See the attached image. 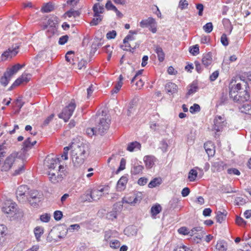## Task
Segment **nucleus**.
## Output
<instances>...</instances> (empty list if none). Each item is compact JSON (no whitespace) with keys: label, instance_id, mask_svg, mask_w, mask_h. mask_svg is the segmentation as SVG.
<instances>
[{"label":"nucleus","instance_id":"0e129e2a","mask_svg":"<svg viewBox=\"0 0 251 251\" xmlns=\"http://www.w3.org/2000/svg\"><path fill=\"white\" fill-rule=\"evenodd\" d=\"M235 201L238 205H243L246 203L245 200L242 197H237L235 200Z\"/></svg>","mask_w":251,"mask_h":251},{"label":"nucleus","instance_id":"f3484780","mask_svg":"<svg viewBox=\"0 0 251 251\" xmlns=\"http://www.w3.org/2000/svg\"><path fill=\"white\" fill-rule=\"evenodd\" d=\"M224 163L222 161L213 162L211 166V170L213 172H221L224 170Z\"/></svg>","mask_w":251,"mask_h":251},{"label":"nucleus","instance_id":"c756f323","mask_svg":"<svg viewBox=\"0 0 251 251\" xmlns=\"http://www.w3.org/2000/svg\"><path fill=\"white\" fill-rule=\"evenodd\" d=\"M141 147V144L135 141L128 144L126 149L128 151H133L135 149L140 150Z\"/></svg>","mask_w":251,"mask_h":251},{"label":"nucleus","instance_id":"393cba45","mask_svg":"<svg viewBox=\"0 0 251 251\" xmlns=\"http://www.w3.org/2000/svg\"><path fill=\"white\" fill-rule=\"evenodd\" d=\"M11 77L12 76H11L7 71L5 72L3 75L1 76L0 79L1 84L4 86H6L8 84Z\"/></svg>","mask_w":251,"mask_h":251},{"label":"nucleus","instance_id":"4be33fe9","mask_svg":"<svg viewBox=\"0 0 251 251\" xmlns=\"http://www.w3.org/2000/svg\"><path fill=\"white\" fill-rule=\"evenodd\" d=\"M86 156H80L79 155L72 156V161L75 166H78L82 164Z\"/></svg>","mask_w":251,"mask_h":251},{"label":"nucleus","instance_id":"bb28decb","mask_svg":"<svg viewBox=\"0 0 251 251\" xmlns=\"http://www.w3.org/2000/svg\"><path fill=\"white\" fill-rule=\"evenodd\" d=\"M212 61L211 54L209 52L204 55L202 59V63L205 67H208Z\"/></svg>","mask_w":251,"mask_h":251},{"label":"nucleus","instance_id":"9d476101","mask_svg":"<svg viewBox=\"0 0 251 251\" xmlns=\"http://www.w3.org/2000/svg\"><path fill=\"white\" fill-rule=\"evenodd\" d=\"M214 123L213 128L217 132L221 131L226 124L225 117L221 116H216L214 120Z\"/></svg>","mask_w":251,"mask_h":251},{"label":"nucleus","instance_id":"9b49d317","mask_svg":"<svg viewBox=\"0 0 251 251\" xmlns=\"http://www.w3.org/2000/svg\"><path fill=\"white\" fill-rule=\"evenodd\" d=\"M40 195L36 190H32L28 193V201L31 205L35 206L41 201Z\"/></svg>","mask_w":251,"mask_h":251},{"label":"nucleus","instance_id":"f8f14e48","mask_svg":"<svg viewBox=\"0 0 251 251\" xmlns=\"http://www.w3.org/2000/svg\"><path fill=\"white\" fill-rule=\"evenodd\" d=\"M17 204L15 202L7 201L5 206L2 208V211L6 214L15 213L17 210Z\"/></svg>","mask_w":251,"mask_h":251},{"label":"nucleus","instance_id":"a878e982","mask_svg":"<svg viewBox=\"0 0 251 251\" xmlns=\"http://www.w3.org/2000/svg\"><path fill=\"white\" fill-rule=\"evenodd\" d=\"M154 50L157 54L158 60L160 62H162L164 60L165 54L162 49L158 46H154Z\"/></svg>","mask_w":251,"mask_h":251},{"label":"nucleus","instance_id":"09e8293b","mask_svg":"<svg viewBox=\"0 0 251 251\" xmlns=\"http://www.w3.org/2000/svg\"><path fill=\"white\" fill-rule=\"evenodd\" d=\"M189 51L193 55H195L199 53V47L198 45H196L190 48Z\"/></svg>","mask_w":251,"mask_h":251},{"label":"nucleus","instance_id":"bf43d9fd","mask_svg":"<svg viewBox=\"0 0 251 251\" xmlns=\"http://www.w3.org/2000/svg\"><path fill=\"white\" fill-rule=\"evenodd\" d=\"M120 242L117 240L111 241L110 243V246L113 249H117L120 246Z\"/></svg>","mask_w":251,"mask_h":251},{"label":"nucleus","instance_id":"39448f33","mask_svg":"<svg viewBox=\"0 0 251 251\" xmlns=\"http://www.w3.org/2000/svg\"><path fill=\"white\" fill-rule=\"evenodd\" d=\"M88 148L86 145L83 144H81L80 145L73 144L71 145V155L72 156H86V151Z\"/></svg>","mask_w":251,"mask_h":251},{"label":"nucleus","instance_id":"c9c22d12","mask_svg":"<svg viewBox=\"0 0 251 251\" xmlns=\"http://www.w3.org/2000/svg\"><path fill=\"white\" fill-rule=\"evenodd\" d=\"M135 110V103L133 101L130 102L128 106L127 115L130 116L134 113Z\"/></svg>","mask_w":251,"mask_h":251},{"label":"nucleus","instance_id":"4d7b16f0","mask_svg":"<svg viewBox=\"0 0 251 251\" xmlns=\"http://www.w3.org/2000/svg\"><path fill=\"white\" fill-rule=\"evenodd\" d=\"M188 5V3L186 0H181L179 2L178 6L181 10H183L186 8Z\"/></svg>","mask_w":251,"mask_h":251},{"label":"nucleus","instance_id":"1a4fd4ad","mask_svg":"<svg viewBox=\"0 0 251 251\" xmlns=\"http://www.w3.org/2000/svg\"><path fill=\"white\" fill-rule=\"evenodd\" d=\"M142 199V193H137L136 195H133L132 196L124 197L122 199V203H126L131 205H134L135 204L140 203Z\"/></svg>","mask_w":251,"mask_h":251},{"label":"nucleus","instance_id":"6ab92c4d","mask_svg":"<svg viewBox=\"0 0 251 251\" xmlns=\"http://www.w3.org/2000/svg\"><path fill=\"white\" fill-rule=\"evenodd\" d=\"M94 17H98L104 11L103 5H101L100 3H95L93 6Z\"/></svg>","mask_w":251,"mask_h":251},{"label":"nucleus","instance_id":"69168bd1","mask_svg":"<svg viewBox=\"0 0 251 251\" xmlns=\"http://www.w3.org/2000/svg\"><path fill=\"white\" fill-rule=\"evenodd\" d=\"M117 35L116 31L115 30H112L108 32L106 34V37L108 39H112L115 38Z\"/></svg>","mask_w":251,"mask_h":251},{"label":"nucleus","instance_id":"473e14b6","mask_svg":"<svg viewBox=\"0 0 251 251\" xmlns=\"http://www.w3.org/2000/svg\"><path fill=\"white\" fill-rule=\"evenodd\" d=\"M80 14V13L79 11L75 10L73 9H71L70 10L67 11L65 13L64 15L65 16H68V17H73L75 18L76 17H78Z\"/></svg>","mask_w":251,"mask_h":251},{"label":"nucleus","instance_id":"f03ea898","mask_svg":"<svg viewBox=\"0 0 251 251\" xmlns=\"http://www.w3.org/2000/svg\"><path fill=\"white\" fill-rule=\"evenodd\" d=\"M110 121L111 120L107 115H104V117L99 119L95 126L96 132L98 134L101 135L108 130Z\"/></svg>","mask_w":251,"mask_h":251},{"label":"nucleus","instance_id":"2f4dec72","mask_svg":"<svg viewBox=\"0 0 251 251\" xmlns=\"http://www.w3.org/2000/svg\"><path fill=\"white\" fill-rule=\"evenodd\" d=\"M162 180L161 178H154L148 184V187L151 188H154L161 184Z\"/></svg>","mask_w":251,"mask_h":251},{"label":"nucleus","instance_id":"5fc2aeb1","mask_svg":"<svg viewBox=\"0 0 251 251\" xmlns=\"http://www.w3.org/2000/svg\"><path fill=\"white\" fill-rule=\"evenodd\" d=\"M7 227L3 225H0V238H4V236L6 235Z\"/></svg>","mask_w":251,"mask_h":251},{"label":"nucleus","instance_id":"20e7f679","mask_svg":"<svg viewBox=\"0 0 251 251\" xmlns=\"http://www.w3.org/2000/svg\"><path fill=\"white\" fill-rule=\"evenodd\" d=\"M75 106V100H72L69 105L66 106L62 112L58 115L59 118L63 119L65 122H67L72 115Z\"/></svg>","mask_w":251,"mask_h":251},{"label":"nucleus","instance_id":"13d9d810","mask_svg":"<svg viewBox=\"0 0 251 251\" xmlns=\"http://www.w3.org/2000/svg\"><path fill=\"white\" fill-rule=\"evenodd\" d=\"M63 217V213L60 211H55L54 212V218L56 221L60 220Z\"/></svg>","mask_w":251,"mask_h":251},{"label":"nucleus","instance_id":"b1692460","mask_svg":"<svg viewBox=\"0 0 251 251\" xmlns=\"http://www.w3.org/2000/svg\"><path fill=\"white\" fill-rule=\"evenodd\" d=\"M25 65H21L20 64H17L13 66L10 68H8L6 71L11 76H13L14 74L17 73L18 71L20 70Z\"/></svg>","mask_w":251,"mask_h":251},{"label":"nucleus","instance_id":"0eeeda50","mask_svg":"<svg viewBox=\"0 0 251 251\" xmlns=\"http://www.w3.org/2000/svg\"><path fill=\"white\" fill-rule=\"evenodd\" d=\"M59 163V158L53 157V155H48L44 160V165L48 169V171L55 170Z\"/></svg>","mask_w":251,"mask_h":251},{"label":"nucleus","instance_id":"49530a36","mask_svg":"<svg viewBox=\"0 0 251 251\" xmlns=\"http://www.w3.org/2000/svg\"><path fill=\"white\" fill-rule=\"evenodd\" d=\"M178 232L179 234L183 235H188L189 234L191 235L190 230L189 231L188 229L186 227H181L178 229Z\"/></svg>","mask_w":251,"mask_h":251},{"label":"nucleus","instance_id":"ea45409f","mask_svg":"<svg viewBox=\"0 0 251 251\" xmlns=\"http://www.w3.org/2000/svg\"><path fill=\"white\" fill-rule=\"evenodd\" d=\"M53 9V5L51 3H48L42 7L41 10L45 13H48L52 11Z\"/></svg>","mask_w":251,"mask_h":251},{"label":"nucleus","instance_id":"79ce46f5","mask_svg":"<svg viewBox=\"0 0 251 251\" xmlns=\"http://www.w3.org/2000/svg\"><path fill=\"white\" fill-rule=\"evenodd\" d=\"M58 23L57 18L56 17H52L50 18L49 19L48 21V24L51 27L55 26V25H56Z\"/></svg>","mask_w":251,"mask_h":251},{"label":"nucleus","instance_id":"423d86ee","mask_svg":"<svg viewBox=\"0 0 251 251\" xmlns=\"http://www.w3.org/2000/svg\"><path fill=\"white\" fill-rule=\"evenodd\" d=\"M28 189L26 185H21L18 188L16 194L20 202H26L28 200Z\"/></svg>","mask_w":251,"mask_h":251},{"label":"nucleus","instance_id":"58836bf2","mask_svg":"<svg viewBox=\"0 0 251 251\" xmlns=\"http://www.w3.org/2000/svg\"><path fill=\"white\" fill-rule=\"evenodd\" d=\"M161 207L159 204H155L151 208V212L152 215H156L161 211Z\"/></svg>","mask_w":251,"mask_h":251},{"label":"nucleus","instance_id":"c85d7f7f","mask_svg":"<svg viewBox=\"0 0 251 251\" xmlns=\"http://www.w3.org/2000/svg\"><path fill=\"white\" fill-rule=\"evenodd\" d=\"M216 214L217 222L221 223L226 219L227 212L225 210L223 212L218 211L216 212Z\"/></svg>","mask_w":251,"mask_h":251},{"label":"nucleus","instance_id":"ddd939ff","mask_svg":"<svg viewBox=\"0 0 251 251\" xmlns=\"http://www.w3.org/2000/svg\"><path fill=\"white\" fill-rule=\"evenodd\" d=\"M15 157L12 154L7 157L5 160L3 165L1 167L2 171H7L12 167L13 164L15 161Z\"/></svg>","mask_w":251,"mask_h":251},{"label":"nucleus","instance_id":"603ef678","mask_svg":"<svg viewBox=\"0 0 251 251\" xmlns=\"http://www.w3.org/2000/svg\"><path fill=\"white\" fill-rule=\"evenodd\" d=\"M54 117V114H52L50 116L48 117L44 121L42 126H47L50 124V121H51L52 120Z\"/></svg>","mask_w":251,"mask_h":251},{"label":"nucleus","instance_id":"5701e85b","mask_svg":"<svg viewBox=\"0 0 251 251\" xmlns=\"http://www.w3.org/2000/svg\"><path fill=\"white\" fill-rule=\"evenodd\" d=\"M32 148L30 138H27L23 143L21 151L23 153H25Z\"/></svg>","mask_w":251,"mask_h":251},{"label":"nucleus","instance_id":"052dcab7","mask_svg":"<svg viewBox=\"0 0 251 251\" xmlns=\"http://www.w3.org/2000/svg\"><path fill=\"white\" fill-rule=\"evenodd\" d=\"M50 219V216L49 214H44L40 216V220L43 222H48Z\"/></svg>","mask_w":251,"mask_h":251},{"label":"nucleus","instance_id":"864d4df0","mask_svg":"<svg viewBox=\"0 0 251 251\" xmlns=\"http://www.w3.org/2000/svg\"><path fill=\"white\" fill-rule=\"evenodd\" d=\"M221 42L224 46H227L228 45V38L225 33L222 34L221 37Z\"/></svg>","mask_w":251,"mask_h":251},{"label":"nucleus","instance_id":"37998d69","mask_svg":"<svg viewBox=\"0 0 251 251\" xmlns=\"http://www.w3.org/2000/svg\"><path fill=\"white\" fill-rule=\"evenodd\" d=\"M213 28V25L211 22L206 24L203 26V29L204 30L205 32L208 33H210L212 31Z\"/></svg>","mask_w":251,"mask_h":251},{"label":"nucleus","instance_id":"6e6552de","mask_svg":"<svg viewBox=\"0 0 251 251\" xmlns=\"http://www.w3.org/2000/svg\"><path fill=\"white\" fill-rule=\"evenodd\" d=\"M20 45H15L12 47L9 48L7 50L5 51L1 56V61H5L6 60L11 59L13 57L16 56L19 52V49Z\"/></svg>","mask_w":251,"mask_h":251},{"label":"nucleus","instance_id":"338daca9","mask_svg":"<svg viewBox=\"0 0 251 251\" xmlns=\"http://www.w3.org/2000/svg\"><path fill=\"white\" fill-rule=\"evenodd\" d=\"M86 132L88 135L89 136H92L94 135H97L98 133L96 132V127L93 128H87L86 130Z\"/></svg>","mask_w":251,"mask_h":251},{"label":"nucleus","instance_id":"e2e57ef3","mask_svg":"<svg viewBox=\"0 0 251 251\" xmlns=\"http://www.w3.org/2000/svg\"><path fill=\"white\" fill-rule=\"evenodd\" d=\"M69 36L67 35H65L60 37L58 41V43L60 45H64L68 41Z\"/></svg>","mask_w":251,"mask_h":251},{"label":"nucleus","instance_id":"de8ad7c7","mask_svg":"<svg viewBox=\"0 0 251 251\" xmlns=\"http://www.w3.org/2000/svg\"><path fill=\"white\" fill-rule=\"evenodd\" d=\"M105 8L107 10H113V11H116L117 8L115 5H114L111 2V0H108L105 4Z\"/></svg>","mask_w":251,"mask_h":251},{"label":"nucleus","instance_id":"aec40b11","mask_svg":"<svg viewBox=\"0 0 251 251\" xmlns=\"http://www.w3.org/2000/svg\"><path fill=\"white\" fill-rule=\"evenodd\" d=\"M155 24V20L151 17H149L147 19L141 21L140 23V25L143 28L147 27L150 26L152 27V26H154Z\"/></svg>","mask_w":251,"mask_h":251},{"label":"nucleus","instance_id":"3c124183","mask_svg":"<svg viewBox=\"0 0 251 251\" xmlns=\"http://www.w3.org/2000/svg\"><path fill=\"white\" fill-rule=\"evenodd\" d=\"M117 213L113 212V211L106 214V218L109 220H113L117 218Z\"/></svg>","mask_w":251,"mask_h":251},{"label":"nucleus","instance_id":"680f3d73","mask_svg":"<svg viewBox=\"0 0 251 251\" xmlns=\"http://www.w3.org/2000/svg\"><path fill=\"white\" fill-rule=\"evenodd\" d=\"M71 149V146L68 147H65L64 148V151L63 154L62 155L61 157L64 160H67L68 159V153L69 150Z\"/></svg>","mask_w":251,"mask_h":251},{"label":"nucleus","instance_id":"7c9ffc66","mask_svg":"<svg viewBox=\"0 0 251 251\" xmlns=\"http://www.w3.org/2000/svg\"><path fill=\"white\" fill-rule=\"evenodd\" d=\"M198 87L196 82L193 81L189 86L187 96L191 95L198 91Z\"/></svg>","mask_w":251,"mask_h":251},{"label":"nucleus","instance_id":"cd10ccee","mask_svg":"<svg viewBox=\"0 0 251 251\" xmlns=\"http://www.w3.org/2000/svg\"><path fill=\"white\" fill-rule=\"evenodd\" d=\"M154 157L152 156H146L144 158V161L146 166L148 168H151L154 165Z\"/></svg>","mask_w":251,"mask_h":251},{"label":"nucleus","instance_id":"c03bdc74","mask_svg":"<svg viewBox=\"0 0 251 251\" xmlns=\"http://www.w3.org/2000/svg\"><path fill=\"white\" fill-rule=\"evenodd\" d=\"M168 147V145L166 140L163 139L160 141L159 148L161 149L163 152H166L167 151Z\"/></svg>","mask_w":251,"mask_h":251},{"label":"nucleus","instance_id":"4c0bfd02","mask_svg":"<svg viewBox=\"0 0 251 251\" xmlns=\"http://www.w3.org/2000/svg\"><path fill=\"white\" fill-rule=\"evenodd\" d=\"M123 203L122 201L117 202L113 205V211L117 213V214L120 213L123 209Z\"/></svg>","mask_w":251,"mask_h":251},{"label":"nucleus","instance_id":"774afa93","mask_svg":"<svg viewBox=\"0 0 251 251\" xmlns=\"http://www.w3.org/2000/svg\"><path fill=\"white\" fill-rule=\"evenodd\" d=\"M173 251H191L189 248L185 246L177 247Z\"/></svg>","mask_w":251,"mask_h":251},{"label":"nucleus","instance_id":"f704fd0d","mask_svg":"<svg viewBox=\"0 0 251 251\" xmlns=\"http://www.w3.org/2000/svg\"><path fill=\"white\" fill-rule=\"evenodd\" d=\"M34 234L37 241H40L41 236L43 234L44 230L43 228L37 226L34 230Z\"/></svg>","mask_w":251,"mask_h":251},{"label":"nucleus","instance_id":"72a5a7b5","mask_svg":"<svg viewBox=\"0 0 251 251\" xmlns=\"http://www.w3.org/2000/svg\"><path fill=\"white\" fill-rule=\"evenodd\" d=\"M144 167L141 165H134L131 169V173L132 175H136L142 172Z\"/></svg>","mask_w":251,"mask_h":251},{"label":"nucleus","instance_id":"a18cd8bd","mask_svg":"<svg viewBox=\"0 0 251 251\" xmlns=\"http://www.w3.org/2000/svg\"><path fill=\"white\" fill-rule=\"evenodd\" d=\"M126 160L125 158H122L120 161V166L117 170L116 173H118L119 172L124 170L126 167Z\"/></svg>","mask_w":251,"mask_h":251},{"label":"nucleus","instance_id":"f257e3e1","mask_svg":"<svg viewBox=\"0 0 251 251\" xmlns=\"http://www.w3.org/2000/svg\"><path fill=\"white\" fill-rule=\"evenodd\" d=\"M231 82L229 87V95L235 102L243 103L250 100V96L248 92L249 88L248 83L244 80L240 82L232 84Z\"/></svg>","mask_w":251,"mask_h":251},{"label":"nucleus","instance_id":"6e6d98bb","mask_svg":"<svg viewBox=\"0 0 251 251\" xmlns=\"http://www.w3.org/2000/svg\"><path fill=\"white\" fill-rule=\"evenodd\" d=\"M216 250L218 251H226V248L225 247L224 243L220 241L216 245Z\"/></svg>","mask_w":251,"mask_h":251},{"label":"nucleus","instance_id":"412c9836","mask_svg":"<svg viewBox=\"0 0 251 251\" xmlns=\"http://www.w3.org/2000/svg\"><path fill=\"white\" fill-rule=\"evenodd\" d=\"M30 75L23 74L20 77L17 78L13 83V86H19L23 82H28L30 79Z\"/></svg>","mask_w":251,"mask_h":251},{"label":"nucleus","instance_id":"a19ab883","mask_svg":"<svg viewBox=\"0 0 251 251\" xmlns=\"http://www.w3.org/2000/svg\"><path fill=\"white\" fill-rule=\"evenodd\" d=\"M102 18L103 16L101 15H99L98 17H95V18H94L90 22V25H98L101 21Z\"/></svg>","mask_w":251,"mask_h":251},{"label":"nucleus","instance_id":"e433bc0d","mask_svg":"<svg viewBox=\"0 0 251 251\" xmlns=\"http://www.w3.org/2000/svg\"><path fill=\"white\" fill-rule=\"evenodd\" d=\"M198 175V172L196 170L191 169L188 175V179L190 181H194L195 180Z\"/></svg>","mask_w":251,"mask_h":251},{"label":"nucleus","instance_id":"dca6fc26","mask_svg":"<svg viewBox=\"0 0 251 251\" xmlns=\"http://www.w3.org/2000/svg\"><path fill=\"white\" fill-rule=\"evenodd\" d=\"M127 180V177L126 176L120 178L117 184V189L118 191H122L125 189Z\"/></svg>","mask_w":251,"mask_h":251},{"label":"nucleus","instance_id":"8fccbe9b","mask_svg":"<svg viewBox=\"0 0 251 251\" xmlns=\"http://www.w3.org/2000/svg\"><path fill=\"white\" fill-rule=\"evenodd\" d=\"M201 110L200 106L198 104L195 103L190 108V112L192 113L199 112Z\"/></svg>","mask_w":251,"mask_h":251},{"label":"nucleus","instance_id":"a211bd4d","mask_svg":"<svg viewBox=\"0 0 251 251\" xmlns=\"http://www.w3.org/2000/svg\"><path fill=\"white\" fill-rule=\"evenodd\" d=\"M103 191V188H101L100 189H93L90 193L91 198L93 201H97L98 200H99L100 198L102 196Z\"/></svg>","mask_w":251,"mask_h":251},{"label":"nucleus","instance_id":"2eb2a0df","mask_svg":"<svg viewBox=\"0 0 251 251\" xmlns=\"http://www.w3.org/2000/svg\"><path fill=\"white\" fill-rule=\"evenodd\" d=\"M165 89L168 94H173L177 92V86L172 82H168L165 86Z\"/></svg>","mask_w":251,"mask_h":251},{"label":"nucleus","instance_id":"7ed1b4c3","mask_svg":"<svg viewBox=\"0 0 251 251\" xmlns=\"http://www.w3.org/2000/svg\"><path fill=\"white\" fill-rule=\"evenodd\" d=\"M64 167L62 165L58 166V170H50L48 171V175L50 176V180L53 183H56L61 181L63 178L64 173L63 172Z\"/></svg>","mask_w":251,"mask_h":251},{"label":"nucleus","instance_id":"4468645a","mask_svg":"<svg viewBox=\"0 0 251 251\" xmlns=\"http://www.w3.org/2000/svg\"><path fill=\"white\" fill-rule=\"evenodd\" d=\"M204 148L209 156H213L214 155L215 148L211 142L209 141L204 143Z\"/></svg>","mask_w":251,"mask_h":251}]
</instances>
